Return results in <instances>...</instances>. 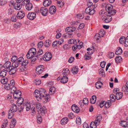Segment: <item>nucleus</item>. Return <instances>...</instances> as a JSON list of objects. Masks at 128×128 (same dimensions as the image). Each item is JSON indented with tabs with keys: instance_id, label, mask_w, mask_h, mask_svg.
I'll return each instance as SVG.
<instances>
[{
	"instance_id": "obj_22",
	"label": "nucleus",
	"mask_w": 128,
	"mask_h": 128,
	"mask_svg": "<svg viewBox=\"0 0 128 128\" xmlns=\"http://www.w3.org/2000/svg\"><path fill=\"white\" fill-rule=\"evenodd\" d=\"M18 107L15 104H12L10 110L13 112H16L17 110Z\"/></svg>"
},
{
	"instance_id": "obj_2",
	"label": "nucleus",
	"mask_w": 128,
	"mask_h": 128,
	"mask_svg": "<svg viewBox=\"0 0 128 128\" xmlns=\"http://www.w3.org/2000/svg\"><path fill=\"white\" fill-rule=\"evenodd\" d=\"M28 61L27 60H24V58L22 57L18 58L17 60L15 62L13 63V64H14L15 66L18 67L21 65L24 64L26 66L28 64Z\"/></svg>"
},
{
	"instance_id": "obj_3",
	"label": "nucleus",
	"mask_w": 128,
	"mask_h": 128,
	"mask_svg": "<svg viewBox=\"0 0 128 128\" xmlns=\"http://www.w3.org/2000/svg\"><path fill=\"white\" fill-rule=\"evenodd\" d=\"M55 91L56 89L54 87H52L50 88L49 92V94H46V95L45 101L46 102L49 101L50 100L51 98V96H50V95H51L54 94L55 93Z\"/></svg>"
},
{
	"instance_id": "obj_36",
	"label": "nucleus",
	"mask_w": 128,
	"mask_h": 128,
	"mask_svg": "<svg viewBox=\"0 0 128 128\" xmlns=\"http://www.w3.org/2000/svg\"><path fill=\"white\" fill-rule=\"evenodd\" d=\"M102 84V83L101 82L98 81L96 83V87L97 88L99 89L101 88Z\"/></svg>"
},
{
	"instance_id": "obj_20",
	"label": "nucleus",
	"mask_w": 128,
	"mask_h": 128,
	"mask_svg": "<svg viewBox=\"0 0 128 128\" xmlns=\"http://www.w3.org/2000/svg\"><path fill=\"white\" fill-rule=\"evenodd\" d=\"M72 110L76 113H78L80 112V109L75 104L72 105L71 107Z\"/></svg>"
},
{
	"instance_id": "obj_37",
	"label": "nucleus",
	"mask_w": 128,
	"mask_h": 128,
	"mask_svg": "<svg viewBox=\"0 0 128 128\" xmlns=\"http://www.w3.org/2000/svg\"><path fill=\"white\" fill-rule=\"evenodd\" d=\"M51 41L50 40H47L44 43V45L46 47H48L51 44Z\"/></svg>"
},
{
	"instance_id": "obj_41",
	"label": "nucleus",
	"mask_w": 128,
	"mask_h": 128,
	"mask_svg": "<svg viewBox=\"0 0 128 128\" xmlns=\"http://www.w3.org/2000/svg\"><path fill=\"white\" fill-rule=\"evenodd\" d=\"M31 108V105L30 103L27 102L26 104V108L27 111H29Z\"/></svg>"
},
{
	"instance_id": "obj_59",
	"label": "nucleus",
	"mask_w": 128,
	"mask_h": 128,
	"mask_svg": "<svg viewBox=\"0 0 128 128\" xmlns=\"http://www.w3.org/2000/svg\"><path fill=\"white\" fill-rule=\"evenodd\" d=\"M58 44L57 42V40H56L52 43L53 46L56 48L58 47Z\"/></svg>"
},
{
	"instance_id": "obj_25",
	"label": "nucleus",
	"mask_w": 128,
	"mask_h": 128,
	"mask_svg": "<svg viewBox=\"0 0 128 128\" xmlns=\"http://www.w3.org/2000/svg\"><path fill=\"white\" fill-rule=\"evenodd\" d=\"M7 72L8 71L6 69L2 70L0 72V76L2 78L4 77L6 74Z\"/></svg>"
},
{
	"instance_id": "obj_6",
	"label": "nucleus",
	"mask_w": 128,
	"mask_h": 128,
	"mask_svg": "<svg viewBox=\"0 0 128 128\" xmlns=\"http://www.w3.org/2000/svg\"><path fill=\"white\" fill-rule=\"evenodd\" d=\"M36 107L38 112L42 116L44 115L46 111V108L44 106L42 107L40 104L39 103L36 104Z\"/></svg>"
},
{
	"instance_id": "obj_9",
	"label": "nucleus",
	"mask_w": 128,
	"mask_h": 128,
	"mask_svg": "<svg viewBox=\"0 0 128 128\" xmlns=\"http://www.w3.org/2000/svg\"><path fill=\"white\" fill-rule=\"evenodd\" d=\"M52 55L50 52H48L45 53L43 56L42 58L45 61H48L50 60L52 58Z\"/></svg>"
},
{
	"instance_id": "obj_62",
	"label": "nucleus",
	"mask_w": 128,
	"mask_h": 128,
	"mask_svg": "<svg viewBox=\"0 0 128 128\" xmlns=\"http://www.w3.org/2000/svg\"><path fill=\"white\" fill-rule=\"evenodd\" d=\"M68 116L69 118L70 119H72L74 117V115L71 112L68 114Z\"/></svg>"
},
{
	"instance_id": "obj_15",
	"label": "nucleus",
	"mask_w": 128,
	"mask_h": 128,
	"mask_svg": "<svg viewBox=\"0 0 128 128\" xmlns=\"http://www.w3.org/2000/svg\"><path fill=\"white\" fill-rule=\"evenodd\" d=\"M21 94V92L18 90L17 91H16L14 92L13 94L14 98L16 99L20 98Z\"/></svg>"
},
{
	"instance_id": "obj_32",
	"label": "nucleus",
	"mask_w": 128,
	"mask_h": 128,
	"mask_svg": "<svg viewBox=\"0 0 128 128\" xmlns=\"http://www.w3.org/2000/svg\"><path fill=\"white\" fill-rule=\"evenodd\" d=\"M43 50L42 49H40L36 52L35 55L36 56L37 58H38L39 56L42 55L43 54Z\"/></svg>"
},
{
	"instance_id": "obj_64",
	"label": "nucleus",
	"mask_w": 128,
	"mask_h": 128,
	"mask_svg": "<svg viewBox=\"0 0 128 128\" xmlns=\"http://www.w3.org/2000/svg\"><path fill=\"white\" fill-rule=\"evenodd\" d=\"M64 40L63 38H61L58 41L57 40L58 44L60 45L64 42Z\"/></svg>"
},
{
	"instance_id": "obj_50",
	"label": "nucleus",
	"mask_w": 128,
	"mask_h": 128,
	"mask_svg": "<svg viewBox=\"0 0 128 128\" xmlns=\"http://www.w3.org/2000/svg\"><path fill=\"white\" fill-rule=\"evenodd\" d=\"M18 58L17 56H12L11 58V61L13 63L15 62L17 60Z\"/></svg>"
},
{
	"instance_id": "obj_38",
	"label": "nucleus",
	"mask_w": 128,
	"mask_h": 128,
	"mask_svg": "<svg viewBox=\"0 0 128 128\" xmlns=\"http://www.w3.org/2000/svg\"><path fill=\"white\" fill-rule=\"evenodd\" d=\"M122 52V48H117L116 52V55L120 54Z\"/></svg>"
},
{
	"instance_id": "obj_56",
	"label": "nucleus",
	"mask_w": 128,
	"mask_h": 128,
	"mask_svg": "<svg viewBox=\"0 0 128 128\" xmlns=\"http://www.w3.org/2000/svg\"><path fill=\"white\" fill-rule=\"evenodd\" d=\"M30 0H24L22 3V4L23 6H24L25 4L26 5L27 4H28V3H30Z\"/></svg>"
},
{
	"instance_id": "obj_12",
	"label": "nucleus",
	"mask_w": 128,
	"mask_h": 128,
	"mask_svg": "<svg viewBox=\"0 0 128 128\" xmlns=\"http://www.w3.org/2000/svg\"><path fill=\"white\" fill-rule=\"evenodd\" d=\"M63 76L61 78L60 82L62 84H65L67 82L68 80V78L67 77L68 75L66 72L63 73Z\"/></svg>"
},
{
	"instance_id": "obj_47",
	"label": "nucleus",
	"mask_w": 128,
	"mask_h": 128,
	"mask_svg": "<svg viewBox=\"0 0 128 128\" xmlns=\"http://www.w3.org/2000/svg\"><path fill=\"white\" fill-rule=\"evenodd\" d=\"M101 37L100 35L98 33H96L95 35L94 38L97 41L99 40Z\"/></svg>"
},
{
	"instance_id": "obj_49",
	"label": "nucleus",
	"mask_w": 128,
	"mask_h": 128,
	"mask_svg": "<svg viewBox=\"0 0 128 128\" xmlns=\"http://www.w3.org/2000/svg\"><path fill=\"white\" fill-rule=\"evenodd\" d=\"M99 73L100 75L103 76L105 75V72L104 70L102 68H100L98 70Z\"/></svg>"
},
{
	"instance_id": "obj_51",
	"label": "nucleus",
	"mask_w": 128,
	"mask_h": 128,
	"mask_svg": "<svg viewBox=\"0 0 128 128\" xmlns=\"http://www.w3.org/2000/svg\"><path fill=\"white\" fill-rule=\"evenodd\" d=\"M17 16H16V15H13L12 17L11 20L13 22H16L17 19Z\"/></svg>"
},
{
	"instance_id": "obj_63",
	"label": "nucleus",
	"mask_w": 128,
	"mask_h": 128,
	"mask_svg": "<svg viewBox=\"0 0 128 128\" xmlns=\"http://www.w3.org/2000/svg\"><path fill=\"white\" fill-rule=\"evenodd\" d=\"M43 43L42 42L40 41L38 44V48H40L43 46Z\"/></svg>"
},
{
	"instance_id": "obj_48",
	"label": "nucleus",
	"mask_w": 128,
	"mask_h": 128,
	"mask_svg": "<svg viewBox=\"0 0 128 128\" xmlns=\"http://www.w3.org/2000/svg\"><path fill=\"white\" fill-rule=\"evenodd\" d=\"M96 122H92L90 124V128H96Z\"/></svg>"
},
{
	"instance_id": "obj_30",
	"label": "nucleus",
	"mask_w": 128,
	"mask_h": 128,
	"mask_svg": "<svg viewBox=\"0 0 128 128\" xmlns=\"http://www.w3.org/2000/svg\"><path fill=\"white\" fill-rule=\"evenodd\" d=\"M17 99H18V100L16 102L18 104V105L19 106H20L23 103L24 101V98H22L20 97Z\"/></svg>"
},
{
	"instance_id": "obj_44",
	"label": "nucleus",
	"mask_w": 128,
	"mask_h": 128,
	"mask_svg": "<svg viewBox=\"0 0 128 128\" xmlns=\"http://www.w3.org/2000/svg\"><path fill=\"white\" fill-rule=\"evenodd\" d=\"M126 38L124 36H122L120 39V44H125Z\"/></svg>"
},
{
	"instance_id": "obj_14",
	"label": "nucleus",
	"mask_w": 128,
	"mask_h": 128,
	"mask_svg": "<svg viewBox=\"0 0 128 128\" xmlns=\"http://www.w3.org/2000/svg\"><path fill=\"white\" fill-rule=\"evenodd\" d=\"M40 12L42 14L43 16H46L48 12V9L45 7H41L40 8Z\"/></svg>"
},
{
	"instance_id": "obj_7",
	"label": "nucleus",
	"mask_w": 128,
	"mask_h": 128,
	"mask_svg": "<svg viewBox=\"0 0 128 128\" xmlns=\"http://www.w3.org/2000/svg\"><path fill=\"white\" fill-rule=\"evenodd\" d=\"M45 71L44 66L42 65H39L36 69V72L37 74H38L42 73Z\"/></svg>"
},
{
	"instance_id": "obj_16",
	"label": "nucleus",
	"mask_w": 128,
	"mask_h": 128,
	"mask_svg": "<svg viewBox=\"0 0 128 128\" xmlns=\"http://www.w3.org/2000/svg\"><path fill=\"white\" fill-rule=\"evenodd\" d=\"M56 11V7L54 6H51L49 9V12L51 14H54Z\"/></svg>"
},
{
	"instance_id": "obj_33",
	"label": "nucleus",
	"mask_w": 128,
	"mask_h": 128,
	"mask_svg": "<svg viewBox=\"0 0 128 128\" xmlns=\"http://www.w3.org/2000/svg\"><path fill=\"white\" fill-rule=\"evenodd\" d=\"M14 112H13L12 111L9 110L8 115V119H10L13 117L14 115Z\"/></svg>"
},
{
	"instance_id": "obj_57",
	"label": "nucleus",
	"mask_w": 128,
	"mask_h": 128,
	"mask_svg": "<svg viewBox=\"0 0 128 128\" xmlns=\"http://www.w3.org/2000/svg\"><path fill=\"white\" fill-rule=\"evenodd\" d=\"M8 122L6 120L5 121L2 126V128H5L8 125Z\"/></svg>"
},
{
	"instance_id": "obj_34",
	"label": "nucleus",
	"mask_w": 128,
	"mask_h": 128,
	"mask_svg": "<svg viewBox=\"0 0 128 128\" xmlns=\"http://www.w3.org/2000/svg\"><path fill=\"white\" fill-rule=\"evenodd\" d=\"M96 97L95 95L93 96L90 98V102L92 104L95 103L96 100Z\"/></svg>"
},
{
	"instance_id": "obj_1",
	"label": "nucleus",
	"mask_w": 128,
	"mask_h": 128,
	"mask_svg": "<svg viewBox=\"0 0 128 128\" xmlns=\"http://www.w3.org/2000/svg\"><path fill=\"white\" fill-rule=\"evenodd\" d=\"M34 96L36 97L38 101H40L42 98L45 100L46 97L44 96L46 95V92L45 90L43 88H40L39 90H36L34 92Z\"/></svg>"
},
{
	"instance_id": "obj_26",
	"label": "nucleus",
	"mask_w": 128,
	"mask_h": 128,
	"mask_svg": "<svg viewBox=\"0 0 128 128\" xmlns=\"http://www.w3.org/2000/svg\"><path fill=\"white\" fill-rule=\"evenodd\" d=\"M26 66L24 64L23 65H21L19 66L20 67L18 68L19 71L20 72H23L26 70Z\"/></svg>"
},
{
	"instance_id": "obj_55",
	"label": "nucleus",
	"mask_w": 128,
	"mask_h": 128,
	"mask_svg": "<svg viewBox=\"0 0 128 128\" xmlns=\"http://www.w3.org/2000/svg\"><path fill=\"white\" fill-rule=\"evenodd\" d=\"M7 0H0V5L3 6L6 4L7 2Z\"/></svg>"
},
{
	"instance_id": "obj_46",
	"label": "nucleus",
	"mask_w": 128,
	"mask_h": 128,
	"mask_svg": "<svg viewBox=\"0 0 128 128\" xmlns=\"http://www.w3.org/2000/svg\"><path fill=\"white\" fill-rule=\"evenodd\" d=\"M76 40H74L72 39H71L69 40L68 41V43L69 44H75L76 42Z\"/></svg>"
},
{
	"instance_id": "obj_43",
	"label": "nucleus",
	"mask_w": 128,
	"mask_h": 128,
	"mask_svg": "<svg viewBox=\"0 0 128 128\" xmlns=\"http://www.w3.org/2000/svg\"><path fill=\"white\" fill-rule=\"evenodd\" d=\"M57 4L58 6L62 7L64 4V3L61 1H58L57 2Z\"/></svg>"
},
{
	"instance_id": "obj_4",
	"label": "nucleus",
	"mask_w": 128,
	"mask_h": 128,
	"mask_svg": "<svg viewBox=\"0 0 128 128\" xmlns=\"http://www.w3.org/2000/svg\"><path fill=\"white\" fill-rule=\"evenodd\" d=\"M36 50L35 48H31L28 52L26 55V58L28 59L33 58L34 56H36Z\"/></svg>"
},
{
	"instance_id": "obj_28",
	"label": "nucleus",
	"mask_w": 128,
	"mask_h": 128,
	"mask_svg": "<svg viewBox=\"0 0 128 128\" xmlns=\"http://www.w3.org/2000/svg\"><path fill=\"white\" fill-rule=\"evenodd\" d=\"M51 3L50 0H46L44 2L43 4L45 7H46L49 6Z\"/></svg>"
},
{
	"instance_id": "obj_10",
	"label": "nucleus",
	"mask_w": 128,
	"mask_h": 128,
	"mask_svg": "<svg viewBox=\"0 0 128 128\" xmlns=\"http://www.w3.org/2000/svg\"><path fill=\"white\" fill-rule=\"evenodd\" d=\"M12 66L10 68V70L9 71H7L9 73L10 75H12L14 74L18 70L17 68L18 67L17 66H15L14 64H13L12 63Z\"/></svg>"
},
{
	"instance_id": "obj_11",
	"label": "nucleus",
	"mask_w": 128,
	"mask_h": 128,
	"mask_svg": "<svg viewBox=\"0 0 128 128\" xmlns=\"http://www.w3.org/2000/svg\"><path fill=\"white\" fill-rule=\"evenodd\" d=\"M12 64H11V62L10 61L6 62L4 64L3 66V68L7 71H8L10 70V68L12 66Z\"/></svg>"
},
{
	"instance_id": "obj_42",
	"label": "nucleus",
	"mask_w": 128,
	"mask_h": 128,
	"mask_svg": "<svg viewBox=\"0 0 128 128\" xmlns=\"http://www.w3.org/2000/svg\"><path fill=\"white\" fill-rule=\"evenodd\" d=\"M8 79L7 78H2L0 80V82L2 84H4L8 81Z\"/></svg>"
},
{
	"instance_id": "obj_27",
	"label": "nucleus",
	"mask_w": 128,
	"mask_h": 128,
	"mask_svg": "<svg viewBox=\"0 0 128 128\" xmlns=\"http://www.w3.org/2000/svg\"><path fill=\"white\" fill-rule=\"evenodd\" d=\"M33 6L32 4L31 3H28L26 5V9L28 10H31Z\"/></svg>"
},
{
	"instance_id": "obj_24",
	"label": "nucleus",
	"mask_w": 128,
	"mask_h": 128,
	"mask_svg": "<svg viewBox=\"0 0 128 128\" xmlns=\"http://www.w3.org/2000/svg\"><path fill=\"white\" fill-rule=\"evenodd\" d=\"M120 125L126 128L128 126V122L126 121L121 120L120 122Z\"/></svg>"
},
{
	"instance_id": "obj_40",
	"label": "nucleus",
	"mask_w": 128,
	"mask_h": 128,
	"mask_svg": "<svg viewBox=\"0 0 128 128\" xmlns=\"http://www.w3.org/2000/svg\"><path fill=\"white\" fill-rule=\"evenodd\" d=\"M104 104L105 107L108 108L111 106V102L110 100H108L106 102H105Z\"/></svg>"
},
{
	"instance_id": "obj_39",
	"label": "nucleus",
	"mask_w": 128,
	"mask_h": 128,
	"mask_svg": "<svg viewBox=\"0 0 128 128\" xmlns=\"http://www.w3.org/2000/svg\"><path fill=\"white\" fill-rule=\"evenodd\" d=\"M110 97L111 101L112 102H114L115 101L116 98V96H115L113 94H111L110 95Z\"/></svg>"
},
{
	"instance_id": "obj_61",
	"label": "nucleus",
	"mask_w": 128,
	"mask_h": 128,
	"mask_svg": "<svg viewBox=\"0 0 128 128\" xmlns=\"http://www.w3.org/2000/svg\"><path fill=\"white\" fill-rule=\"evenodd\" d=\"M124 46L126 47L128 46V36L126 38Z\"/></svg>"
},
{
	"instance_id": "obj_13",
	"label": "nucleus",
	"mask_w": 128,
	"mask_h": 128,
	"mask_svg": "<svg viewBox=\"0 0 128 128\" xmlns=\"http://www.w3.org/2000/svg\"><path fill=\"white\" fill-rule=\"evenodd\" d=\"M27 18L29 20H34L36 17V14L34 12H32L29 13L27 16Z\"/></svg>"
},
{
	"instance_id": "obj_58",
	"label": "nucleus",
	"mask_w": 128,
	"mask_h": 128,
	"mask_svg": "<svg viewBox=\"0 0 128 128\" xmlns=\"http://www.w3.org/2000/svg\"><path fill=\"white\" fill-rule=\"evenodd\" d=\"M77 17L78 18L81 19L84 17V15L83 14H79L77 15Z\"/></svg>"
},
{
	"instance_id": "obj_18",
	"label": "nucleus",
	"mask_w": 128,
	"mask_h": 128,
	"mask_svg": "<svg viewBox=\"0 0 128 128\" xmlns=\"http://www.w3.org/2000/svg\"><path fill=\"white\" fill-rule=\"evenodd\" d=\"M76 29L75 27L74 26H70L66 28L65 29L66 32H74Z\"/></svg>"
},
{
	"instance_id": "obj_60",
	"label": "nucleus",
	"mask_w": 128,
	"mask_h": 128,
	"mask_svg": "<svg viewBox=\"0 0 128 128\" xmlns=\"http://www.w3.org/2000/svg\"><path fill=\"white\" fill-rule=\"evenodd\" d=\"M105 33V32L103 30H100L99 34L100 35V36L102 37L104 36Z\"/></svg>"
},
{
	"instance_id": "obj_5",
	"label": "nucleus",
	"mask_w": 128,
	"mask_h": 128,
	"mask_svg": "<svg viewBox=\"0 0 128 128\" xmlns=\"http://www.w3.org/2000/svg\"><path fill=\"white\" fill-rule=\"evenodd\" d=\"M106 10L108 14L111 15H114L116 12V11L113 9V6L110 4H108L106 6Z\"/></svg>"
},
{
	"instance_id": "obj_54",
	"label": "nucleus",
	"mask_w": 128,
	"mask_h": 128,
	"mask_svg": "<svg viewBox=\"0 0 128 128\" xmlns=\"http://www.w3.org/2000/svg\"><path fill=\"white\" fill-rule=\"evenodd\" d=\"M11 86L10 84H6L4 86V88L6 90H8L11 88Z\"/></svg>"
},
{
	"instance_id": "obj_8",
	"label": "nucleus",
	"mask_w": 128,
	"mask_h": 128,
	"mask_svg": "<svg viewBox=\"0 0 128 128\" xmlns=\"http://www.w3.org/2000/svg\"><path fill=\"white\" fill-rule=\"evenodd\" d=\"M101 18L102 20L105 23H108L112 21V17L110 15H108L107 14L105 16L104 15L101 17Z\"/></svg>"
},
{
	"instance_id": "obj_52",
	"label": "nucleus",
	"mask_w": 128,
	"mask_h": 128,
	"mask_svg": "<svg viewBox=\"0 0 128 128\" xmlns=\"http://www.w3.org/2000/svg\"><path fill=\"white\" fill-rule=\"evenodd\" d=\"M99 13L100 15H102V16L104 15H105L106 16L107 14V12H106L105 11L103 10H101L100 12Z\"/></svg>"
},
{
	"instance_id": "obj_45",
	"label": "nucleus",
	"mask_w": 128,
	"mask_h": 128,
	"mask_svg": "<svg viewBox=\"0 0 128 128\" xmlns=\"http://www.w3.org/2000/svg\"><path fill=\"white\" fill-rule=\"evenodd\" d=\"M122 60V58L119 56H116L115 58V60L116 62H120Z\"/></svg>"
},
{
	"instance_id": "obj_29",
	"label": "nucleus",
	"mask_w": 128,
	"mask_h": 128,
	"mask_svg": "<svg viewBox=\"0 0 128 128\" xmlns=\"http://www.w3.org/2000/svg\"><path fill=\"white\" fill-rule=\"evenodd\" d=\"M122 96V93L121 92L117 93L116 95V98L118 100L121 99Z\"/></svg>"
},
{
	"instance_id": "obj_23",
	"label": "nucleus",
	"mask_w": 128,
	"mask_h": 128,
	"mask_svg": "<svg viewBox=\"0 0 128 128\" xmlns=\"http://www.w3.org/2000/svg\"><path fill=\"white\" fill-rule=\"evenodd\" d=\"M102 118V116L101 114H99L97 117L95 122L96 124L97 125H98L100 124V120Z\"/></svg>"
},
{
	"instance_id": "obj_19",
	"label": "nucleus",
	"mask_w": 128,
	"mask_h": 128,
	"mask_svg": "<svg viewBox=\"0 0 128 128\" xmlns=\"http://www.w3.org/2000/svg\"><path fill=\"white\" fill-rule=\"evenodd\" d=\"M71 72L74 74L78 73V66H74L72 68Z\"/></svg>"
},
{
	"instance_id": "obj_31",
	"label": "nucleus",
	"mask_w": 128,
	"mask_h": 128,
	"mask_svg": "<svg viewBox=\"0 0 128 128\" xmlns=\"http://www.w3.org/2000/svg\"><path fill=\"white\" fill-rule=\"evenodd\" d=\"M68 121V118H63L61 120V123L62 125L66 124Z\"/></svg>"
},
{
	"instance_id": "obj_21",
	"label": "nucleus",
	"mask_w": 128,
	"mask_h": 128,
	"mask_svg": "<svg viewBox=\"0 0 128 128\" xmlns=\"http://www.w3.org/2000/svg\"><path fill=\"white\" fill-rule=\"evenodd\" d=\"M22 4L18 2H16L14 4V8L16 10H19L22 7Z\"/></svg>"
},
{
	"instance_id": "obj_53",
	"label": "nucleus",
	"mask_w": 128,
	"mask_h": 128,
	"mask_svg": "<svg viewBox=\"0 0 128 128\" xmlns=\"http://www.w3.org/2000/svg\"><path fill=\"white\" fill-rule=\"evenodd\" d=\"M81 120L80 117H78L76 118V124L78 125L80 124H81Z\"/></svg>"
},
{
	"instance_id": "obj_35",
	"label": "nucleus",
	"mask_w": 128,
	"mask_h": 128,
	"mask_svg": "<svg viewBox=\"0 0 128 128\" xmlns=\"http://www.w3.org/2000/svg\"><path fill=\"white\" fill-rule=\"evenodd\" d=\"M40 114H38L37 115V122L40 124L41 123L42 120V118L40 115Z\"/></svg>"
},
{
	"instance_id": "obj_17",
	"label": "nucleus",
	"mask_w": 128,
	"mask_h": 128,
	"mask_svg": "<svg viewBox=\"0 0 128 128\" xmlns=\"http://www.w3.org/2000/svg\"><path fill=\"white\" fill-rule=\"evenodd\" d=\"M17 18L19 19H22L24 16L25 14L24 12L22 11H20L18 13Z\"/></svg>"
}]
</instances>
